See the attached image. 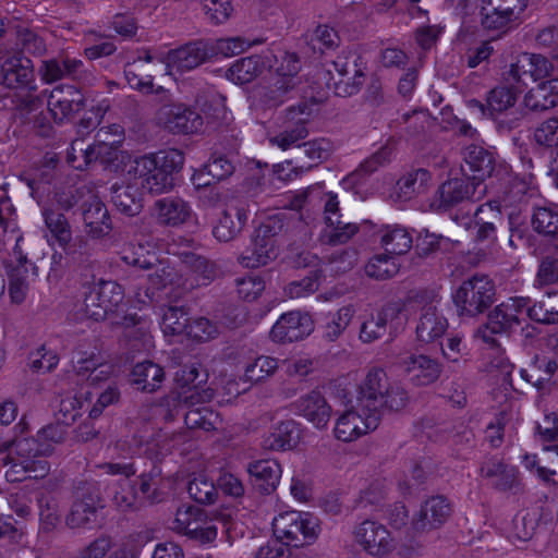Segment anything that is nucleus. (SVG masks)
<instances>
[{"label": "nucleus", "instance_id": "5fc2aeb1", "mask_svg": "<svg viewBox=\"0 0 558 558\" xmlns=\"http://www.w3.org/2000/svg\"><path fill=\"white\" fill-rule=\"evenodd\" d=\"M399 271L397 259L388 254H378L368 260L365 274L377 280H386Z\"/></svg>", "mask_w": 558, "mask_h": 558}, {"label": "nucleus", "instance_id": "72a5a7b5", "mask_svg": "<svg viewBox=\"0 0 558 558\" xmlns=\"http://www.w3.org/2000/svg\"><path fill=\"white\" fill-rule=\"evenodd\" d=\"M180 272L183 274L180 284L182 291L186 292L208 284L216 276V267L206 258L197 256L193 258L191 265H183Z\"/></svg>", "mask_w": 558, "mask_h": 558}, {"label": "nucleus", "instance_id": "f3484780", "mask_svg": "<svg viewBox=\"0 0 558 558\" xmlns=\"http://www.w3.org/2000/svg\"><path fill=\"white\" fill-rule=\"evenodd\" d=\"M314 330L311 316L300 311L282 314L270 330V338L275 342H293L304 339Z\"/></svg>", "mask_w": 558, "mask_h": 558}, {"label": "nucleus", "instance_id": "58836bf2", "mask_svg": "<svg viewBox=\"0 0 558 558\" xmlns=\"http://www.w3.org/2000/svg\"><path fill=\"white\" fill-rule=\"evenodd\" d=\"M300 439L299 426L294 421L278 423L265 438L264 447L270 450H288L295 447Z\"/></svg>", "mask_w": 558, "mask_h": 558}, {"label": "nucleus", "instance_id": "c85d7f7f", "mask_svg": "<svg viewBox=\"0 0 558 558\" xmlns=\"http://www.w3.org/2000/svg\"><path fill=\"white\" fill-rule=\"evenodd\" d=\"M192 208L180 197H165L155 202L153 214L162 226L178 227L185 223L192 216Z\"/></svg>", "mask_w": 558, "mask_h": 558}, {"label": "nucleus", "instance_id": "6e6d98bb", "mask_svg": "<svg viewBox=\"0 0 558 558\" xmlns=\"http://www.w3.org/2000/svg\"><path fill=\"white\" fill-rule=\"evenodd\" d=\"M274 59L275 61L271 63V59L266 57V61L268 62L267 68L269 69L268 74L288 78H301L299 76L301 65L296 54L282 52L280 56L274 57Z\"/></svg>", "mask_w": 558, "mask_h": 558}, {"label": "nucleus", "instance_id": "6e6552de", "mask_svg": "<svg viewBox=\"0 0 558 558\" xmlns=\"http://www.w3.org/2000/svg\"><path fill=\"white\" fill-rule=\"evenodd\" d=\"M124 291L116 281L99 280L93 283L84 299V313L94 320L106 318L122 304Z\"/></svg>", "mask_w": 558, "mask_h": 558}, {"label": "nucleus", "instance_id": "ddd939ff", "mask_svg": "<svg viewBox=\"0 0 558 558\" xmlns=\"http://www.w3.org/2000/svg\"><path fill=\"white\" fill-rule=\"evenodd\" d=\"M78 193L82 198L81 211L86 233L93 239L108 235L112 225L102 201L89 189H83Z\"/></svg>", "mask_w": 558, "mask_h": 558}, {"label": "nucleus", "instance_id": "f8f14e48", "mask_svg": "<svg viewBox=\"0 0 558 558\" xmlns=\"http://www.w3.org/2000/svg\"><path fill=\"white\" fill-rule=\"evenodd\" d=\"M172 529L201 543L213 542L217 536V527L207 520L205 511L191 505L178 508Z\"/></svg>", "mask_w": 558, "mask_h": 558}, {"label": "nucleus", "instance_id": "b1692460", "mask_svg": "<svg viewBox=\"0 0 558 558\" xmlns=\"http://www.w3.org/2000/svg\"><path fill=\"white\" fill-rule=\"evenodd\" d=\"M300 83L301 78L268 74L257 92L258 99L266 108H277L296 94Z\"/></svg>", "mask_w": 558, "mask_h": 558}, {"label": "nucleus", "instance_id": "423d86ee", "mask_svg": "<svg viewBox=\"0 0 558 558\" xmlns=\"http://www.w3.org/2000/svg\"><path fill=\"white\" fill-rule=\"evenodd\" d=\"M438 300L434 293L420 292L410 298L408 305L421 311L415 328L416 339L422 343L439 341L448 329V320L437 308Z\"/></svg>", "mask_w": 558, "mask_h": 558}, {"label": "nucleus", "instance_id": "ea45409f", "mask_svg": "<svg viewBox=\"0 0 558 558\" xmlns=\"http://www.w3.org/2000/svg\"><path fill=\"white\" fill-rule=\"evenodd\" d=\"M481 474L490 480L492 484L499 490L511 489L518 482L517 469L498 460L485 462L481 466Z\"/></svg>", "mask_w": 558, "mask_h": 558}, {"label": "nucleus", "instance_id": "c756f323", "mask_svg": "<svg viewBox=\"0 0 558 558\" xmlns=\"http://www.w3.org/2000/svg\"><path fill=\"white\" fill-rule=\"evenodd\" d=\"M247 221V211L243 206H228L213 227V235L219 242L233 241Z\"/></svg>", "mask_w": 558, "mask_h": 558}, {"label": "nucleus", "instance_id": "09e8293b", "mask_svg": "<svg viewBox=\"0 0 558 558\" xmlns=\"http://www.w3.org/2000/svg\"><path fill=\"white\" fill-rule=\"evenodd\" d=\"M359 231V226L351 222L342 221L341 217L328 219V223L322 233L325 243L331 245H340L350 241Z\"/></svg>", "mask_w": 558, "mask_h": 558}, {"label": "nucleus", "instance_id": "4be33fe9", "mask_svg": "<svg viewBox=\"0 0 558 558\" xmlns=\"http://www.w3.org/2000/svg\"><path fill=\"white\" fill-rule=\"evenodd\" d=\"M313 113V105L301 102L291 106L286 110V119L288 122L294 123L291 130H284L276 136L269 138L271 145H276L282 150H287L295 145L308 134L305 123Z\"/></svg>", "mask_w": 558, "mask_h": 558}, {"label": "nucleus", "instance_id": "680f3d73", "mask_svg": "<svg viewBox=\"0 0 558 558\" xmlns=\"http://www.w3.org/2000/svg\"><path fill=\"white\" fill-rule=\"evenodd\" d=\"M95 149L90 148V145L85 146L83 140H75L72 142L66 160L68 163L77 170H84L92 161H94Z\"/></svg>", "mask_w": 558, "mask_h": 558}, {"label": "nucleus", "instance_id": "0eeeda50", "mask_svg": "<svg viewBox=\"0 0 558 558\" xmlns=\"http://www.w3.org/2000/svg\"><path fill=\"white\" fill-rule=\"evenodd\" d=\"M272 530L278 541L298 547L313 543L318 536L319 526L310 513L287 511L274 518Z\"/></svg>", "mask_w": 558, "mask_h": 558}, {"label": "nucleus", "instance_id": "9b49d317", "mask_svg": "<svg viewBox=\"0 0 558 558\" xmlns=\"http://www.w3.org/2000/svg\"><path fill=\"white\" fill-rule=\"evenodd\" d=\"M354 542L369 556L383 558L391 554L397 546L388 529L372 520H365L353 531Z\"/></svg>", "mask_w": 558, "mask_h": 558}, {"label": "nucleus", "instance_id": "3c124183", "mask_svg": "<svg viewBox=\"0 0 558 558\" xmlns=\"http://www.w3.org/2000/svg\"><path fill=\"white\" fill-rule=\"evenodd\" d=\"M160 326L165 335H181L187 329V313L183 306L161 307Z\"/></svg>", "mask_w": 558, "mask_h": 558}, {"label": "nucleus", "instance_id": "a211bd4d", "mask_svg": "<svg viewBox=\"0 0 558 558\" xmlns=\"http://www.w3.org/2000/svg\"><path fill=\"white\" fill-rule=\"evenodd\" d=\"M48 110L56 123L70 121L84 107V96L74 86H58L50 92Z\"/></svg>", "mask_w": 558, "mask_h": 558}, {"label": "nucleus", "instance_id": "603ef678", "mask_svg": "<svg viewBox=\"0 0 558 558\" xmlns=\"http://www.w3.org/2000/svg\"><path fill=\"white\" fill-rule=\"evenodd\" d=\"M521 13L489 7L483 13L482 24L484 28L494 32L506 33Z\"/></svg>", "mask_w": 558, "mask_h": 558}, {"label": "nucleus", "instance_id": "864d4df0", "mask_svg": "<svg viewBox=\"0 0 558 558\" xmlns=\"http://www.w3.org/2000/svg\"><path fill=\"white\" fill-rule=\"evenodd\" d=\"M46 34V32L19 26L16 28V41L23 51L33 56H43L47 51Z\"/></svg>", "mask_w": 558, "mask_h": 558}, {"label": "nucleus", "instance_id": "f03ea898", "mask_svg": "<svg viewBox=\"0 0 558 558\" xmlns=\"http://www.w3.org/2000/svg\"><path fill=\"white\" fill-rule=\"evenodd\" d=\"M408 392L397 381H390L381 368H372L360 386L357 401L376 410L381 417L383 411H399L408 402Z\"/></svg>", "mask_w": 558, "mask_h": 558}, {"label": "nucleus", "instance_id": "a19ab883", "mask_svg": "<svg viewBox=\"0 0 558 558\" xmlns=\"http://www.w3.org/2000/svg\"><path fill=\"white\" fill-rule=\"evenodd\" d=\"M100 507L96 496H85L77 499L66 517V525L71 529H81L94 522L97 517V510Z\"/></svg>", "mask_w": 558, "mask_h": 558}, {"label": "nucleus", "instance_id": "13d9d810", "mask_svg": "<svg viewBox=\"0 0 558 558\" xmlns=\"http://www.w3.org/2000/svg\"><path fill=\"white\" fill-rule=\"evenodd\" d=\"M121 259L126 264L142 269H151L159 262V257L155 253L145 251L141 245L135 247L129 245L121 253Z\"/></svg>", "mask_w": 558, "mask_h": 558}, {"label": "nucleus", "instance_id": "f257e3e1", "mask_svg": "<svg viewBox=\"0 0 558 558\" xmlns=\"http://www.w3.org/2000/svg\"><path fill=\"white\" fill-rule=\"evenodd\" d=\"M183 163L182 151L170 148L136 158L129 172L147 193L162 194L172 190L173 174L181 170Z\"/></svg>", "mask_w": 558, "mask_h": 558}, {"label": "nucleus", "instance_id": "4468645a", "mask_svg": "<svg viewBox=\"0 0 558 558\" xmlns=\"http://www.w3.org/2000/svg\"><path fill=\"white\" fill-rule=\"evenodd\" d=\"M151 269L155 270L148 275L149 288L145 289L143 293L141 291L135 293L134 302L137 304L138 308H142V306L153 301L154 291L170 288V293L175 296L183 292L180 284L183 274L180 272V269L170 266L167 260L160 258Z\"/></svg>", "mask_w": 558, "mask_h": 558}, {"label": "nucleus", "instance_id": "8fccbe9b", "mask_svg": "<svg viewBox=\"0 0 558 558\" xmlns=\"http://www.w3.org/2000/svg\"><path fill=\"white\" fill-rule=\"evenodd\" d=\"M526 316L535 322L553 324L558 320V292H549L533 306H526Z\"/></svg>", "mask_w": 558, "mask_h": 558}, {"label": "nucleus", "instance_id": "dca6fc26", "mask_svg": "<svg viewBox=\"0 0 558 558\" xmlns=\"http://www.w3.org/2000/svg\"><path fill=\"white\" fill-rule=\"evenodd\" d=\"M452 507L444 496L426 499L420 511L413 517L409 531L412 535L427 532L441 526L451 515Z\"/></svg>", "mask_w": 558, "mask_h": 558}, {"label": "nucleus", "instance_id": "4d7b16f0", "mask_svg": "<svg viewBox=\"0 0 558 558\" xmlns=\"http://www.w3.org/2000/svg\"><path fill=\"white\" fill-rule=\"evenodd\" d=\"M187 493L199 504H211L218 495L214 482L205 474H197L189 482Z\"/></svg>", "mask_w": 558, "mask_h": 558}, {"label": "nucleus", "instance_id": "bb28decb", "mask_svg": "<svg viewBox=\"0 0 558 558\" xmlns=\"http://www.w3.org/2000/svg\"><path fill=\"white\" fill-rule=\"evenodd\" d=\"M295 411L317 429L327 427L332 413V409L325 397L316 390L300 397L295 401Z\"/></svg>", "mask_w": 558, "mask_h": 558}, {"label": "nucleus", "instance_id": "20e7f679", "mask_svg": "<svg viewBox=\"0 0 558 558\" xmlns=\"http://www.w3.org/2000/svg\"><path fill=\"white\" fill-rule=\"evenodd\" d=\"M381 417L378 412L367 408L360 401H350V404L336 414L332 428L333 437L342 442H353L375 430Z\"/></svg>", "mask_w": 558, "mask_h": 558}, {"label": "nucleus", "instance_id": "5701e85b", "mask_svg": "<svg viewBox=\"0 0 558 558\" xmlns=\"http://www.w3.org/2000/svg\"><path fill=\"white\" fill-rule=\"evenodd\" d=\"M45 225L51 238L63 250L64 254L76 262L80 259L78 248L84 244L83 238H76L73 242L71 226L61 213L51 208L44 210Z\"/></svg>", "mask_w": 558, "mask_h": 558}, {"label": "nucleus", "instance_id": "cd10ccee", "mask_svg": "<svg viewBox=\"0 0 558 558\" xmlns=\"http://www.w3.org/2000/svg\"><path fill=\"white\" fill-rule=\"evenodd\" d=\"M1 62L2 84L16 88L28 84L34 77L33 62L21 54H5Z\"/></svg>", "mask_w": 558, "mask_h": 558}, {"label": "nucleus", "instance_id": "39448f33", "mask_svg": "<svg viewBox=\"0 0 558 558\" xmlns=\"http://www.w3.org/2000/svg\"><path fill=\"white\" fill-rule=\"evenodd\" d=\"M495 286L484 275L464 280L453 294L459 316L474 317L484 313L494 302Z\"/></svg>", "mask_w": 558, "mask_h": 558}, {"label": "nucleus", "instance_id": "1a4fd4ad", "mask_svg": "<svg viewBox=\"0 0 558 558\" xmlns=\"http://www.w3.org/2000/svg\"><path fill=\"white\" fill-rule=\"evenodd\" d=\"M213 397L214 391L211 389H203L202 391L189 389L179 395V402L189 408L184 414V422L187 428L209 432L220 426L221 420L218 413L208 407H197L198 404L209 402Z\"/></svg>", "mask_w": 558, "mask_h": 558}, {"label": "nucleus", "instance_id": "2f4dec72", "mask_svg": "<svg viewBox=\"0 0 558 558\" xmlns=\"http://www.w3.org/2000/svg\"><path fill=\"white\" fill-rule=\"evenodd\" d=\"M402 365L412 381L420 386L435 383L441 373L438 362L424 354L411 355L402 362Z\"/></svg>", "mask_w": 558, "mask_h": 558}, {"label": "nucleus", "instance_id": "49530a36", "mask_svg": "<svg viewBox=\"0 0 558 558\" xmlns=\"http://www.w3.org/2000/svg\"><path fill=\"white\" fill-rule=\"evenodd\" d=\"M381 244L389 255H401L412 247V235L401 226H387L383 230Z\"/></svg>", "mask_w": 558, "mask_h": 558}, {"label": "nucleus", "instance_id": "aec40b11", "mask_svg": "<svg viewBox=\"0 0 558 558\" xmlns=\"http://www.w3.org/2000/svg\"><path fill=\"white\" fill-rule=\"evenodd\" d=\"M554 70L553 63L543 54L521 53L515 62L511 63L507 72V80L525 84L527 80L536 82L549 76Z\"/></svg>", "mask_w": 558, "mask_h": 558}, {"label": "nucleus", "instance_id": "7c9ffc66", "mask_svg": "<svg viewBox=\"0 0 558 558\" xmlns=\"http://www.w3.org/2000/svg\"><path fill=\"white\" fill-rule=\"evenodd\" d=\"M253 485L262 494L272 493L279 484L281 477V466L276 460H259L248 464Z\"/></svg>", "mask_w": 558, "mask_h": 558}, {"label": "nucleus", "instance_id": "6ab92c4d", "mask_svg": "<svg viewBox=\"0 0 558 558\" xmlns=\"http://www.w3.org/2000/svg\"><path fill=\"white\" fill-rule=\"evenodd\" d=\"M355 54L339 56L332 62V68L337 73L335 81V92L337 95L347 97L356 94L363 83L364 72Z\"/></svg>", "mask_w": 558, "mask_h": 558}, {"label": "nucleus", "instance_id": "338daca9", "mask_svg": "<svg viewBox=\"0 0 558 558\" xmlns=\"http://www.w3.org/2000/svg\"><path fill=\"white\" fill-rule=\"evenodd\" d=\"M386 332L381 317L376 314L368 315L362 323L359 332V339L363 343H372L380 339Z\"/></svg>", "mask_w": 558, "mask_h": 558}, {"label": "nucleus", "instance_id": "9d476101", "mask_svg": "<svg viewBox=\"0 0 558 558\" xmlns=\"http://www.w3.org/2000/svg\"><path fill=\"white\" fill-rule=\"evenodd\" d=\"M156 123L173 134H193L202 130L204 119L185 104H166L155 114Z\"/></svg>", "mask_w": 558, "mask_h": 558}, {"label": "nucleus", "instance_id": "e2e57ef3", "mask_svg": "<svg viewBox=\"0 0 558 558\" xmlns=\"http://www.w3.org/2000/svg\"><path fill=\"white\" fill-rule=\"evenodd\" d=\"M405 304H401L399 302L388 303L380 311L377 312L379 317H381L383 324L385 328H390L392 331H398L408 320V315L405 313Z\"/></svg>", "mask_w": 558, "mask_h": 558}, {"label": "nucleus", "instance_id": "052dcab7", "mask_svg": "<svg viewBox=\"0 0 558 558\" xmlns=\"http://www.w3.org/2000/svg\"><path fill=\"white\" fill-rule=\"evenodd\" d=\"M532 225L535 231L545 235L558 234V213L547 207L534 210Z\"/></svg>", "mask_w": 558, "mask_h": 558}, {"label": "nucleus", "instance_id": "c9c22d12", "mask_svg": "<svg viewBox=\"0 0 558 558\" xmlns=\"http://www.w3.org/2000/svg\"><path fill=\"white\" fill-rule=\"evenodd\" d=\"M524 106L530 110H547L558 105V78L538 83L524 96Z\"/></svg>", "mask_w": 558, "mask_h": 558}, {"label": "nucleus", "instance_id": "c03bdc74", "mask_svg": "<svg viewBox=\"0 0 558 558\" xmlns=\"http://www.w3.org/2000/svg\"><path fill=\"white\" fill-rule=\"evenodd\" d=\"M518 94L519 90L513 86L500 85L493 88L486 98L490 118L497 119L500 114L513 108Z\"/></svg>", "mask_w": 558, "mask_h": 558}, {"label": "nucleus", "instance_id": "69168bd1", "mask_svg": "<svg viewBox=\"0 0 558 558\" xmlns=\"http://www.w3.org/2000/svg\"><path fill=\"white\" fill-rule=\"evenodd\" d=\"M513 371L512 364L504 356L495 357L488 368L487 372L490 376V379L496 384L501 386L505 390L512 386L511 384V374Z\"/></svg>", "mask_w": 558, "mask_h": 558}, {"label": "nucleus", "instance_id": "412c9836", "mask_svg": "<svg viewBox=\"0 0 558 558\" xmlns=\"http://www.w3.org/2000/svg\"><path fill=\"white\" fill-rule=\"evenodd\" d=\"M66 435L65 426L58 424H51L41 428L36 438H23L14 440V445L17 454H43L50 456L56 445L64 441ZM11 446V444H9Z\"/></svg>", "mask_w": 558, "mask_h": 558}, {"label": "nucleus", "instance_id": "2eb2a0df", "mask_svg": "<svg viewBox=\"0 0 558 558\" xmlns=\"http://www.w3.org/2000/svg\"><path fill=\"white\" fill-rule=\"evenodd\" d=\"M207 43L195 40L166 52L160 62L166 65L169 74L191 71L203 64L208 58Z\"/></svg>", "mask_w": 558, "mask_h": 558}, {"label": "nucleus", "instance_id": "4c0bfd02", "mask_svg": "<svg viewBox=\"0 0 558 558\" xmlns=\"http://www.w3.org/2000/svg\"><path fill=\"white\" fill-rule=\"evenodd\" d=\"M465 163L468 165L472 174V181L481 183L489 178L495 168L494 156L480 146H470L465 151Z\"/></svg>", "mask_w": 558, "mask_h": 558}, {"label": "nucleus", "instance_id": "79ce46f5", "mask_svg": "<svg viewBox=\"0 0 558 558\" xmlns=\"http://www.w3.org/2000/svg\"><path fill=\"white\" fill-rule=\"evenodd\" d=\"M82 66L83 62L77 59L65 58L62 61L51 59L43 61L39 72L45 82L53 83L65 77H75Z\"/></svg>", "mask_w": 558, "mask_h": 558}, {"label": "nucleus", "instance_id": "bf43d9fd", "mask_svg": "<svg viewBox=\"0 0 558 558\" xmlns=\"http://www.w3.org/2000/svg\"><path fill=\"white\" fill-rule=\"evenodd\" d=\"M86 400L75 395L64 396L59 404L58 420L63 426L73 424L82 414V409Z\"/></svg>", "mask_w": 558, "mask_h": 558}, {"label": "nucleus", "instance_id": "de8ad7c7", "mask_svg": "<svg viewBox=\"0 0 558 558\" xmlns=\"http://www.w3.org/2000/svg\"><path fill=\"white\" fill-rule=\"evenodd\" d=\"M355 312V307L348 304L330 314L323 329V338L329 342L339 339L350 325Z\"/></svg>", "mask_w": 558, "mask_h": 558}, {"label": "nucleus", "instance_id": "a18cd8bd", "mask_svg": "<svg viewBox=\"0 0 558 558\" xmlns=\"http://www.w3.org/2000/svg\"><path fill=\"white\" fill-rule=\"evenodd\" d=\"M112 203L123 214L135 216L142 209V199L136 186L130 184L112 186Z\"/></svg>", "mask_w": 558, "mask_h": 558}, {"label": "nucleus", "instance_id": "0e129e2a", "mask_svg": "<svg viewBox=\"0 0 558 558\" xmlns=\"http://www.w3.org/2000/svg\"><path fill=\"white\" fill-rule=\"evenodd\" d=\"M277 369V359L262 355L246 366L245 377L250 381H259L275 374Z\"/></svg>", "mask_w": 558, "mask_h": 558}, {"label": "nucleus", "instance_id": "a878e982", "mask_svg": "<svg viewBox=\"0 0 558 558\" xmlns=\"http://www.w3.org/2000/svg\"><path fill=\"white\" fill-rule=\"evenodd\" d=\"M486 186L463 178H454L446 181L438 190L440 207H448L464 199L478 201L482 198Z\"/></svg>", "mask_w": 558, "mask_h": 558}, {"label": "nucleus", "instance_id": "7ed1b4c3", "mask_svg": "<svg viewBox=\"0 0 558 558\" xmlns=\"http://www.w3.org/2000/svg\"><path fill=\"white\" fill-rule=\"evenodd\" d=\"M284 214L269 216L255 230L251 245L241 254L239 262L247 268L265 266L278 255L279 239L286 230Z\"/></svg>", "mask_w": 558, "mask_h": 558}, {"label": "nucleus", "instance_id": "774afa93", "mask_svg": "<svg viewBox=\"0 0 558 558\" xmlns=\"http://www.w3.org/2000/svg\"><path fill=\"white\" fill-rule=\"evenodd\" d=\"M535 142L545 147L558 145V117H553L542 122L534 131Z\"/></svg>", "mask_w": 558, "mask_h": 558}, {"label": "nucleus", "instance_id": "393cba45", "mask_svg": "<svg viewBox=\"0 0 558 558\" xmlns=\"http://www.w3.org/2000/svg\"><path fill=\"white\" fill-rule=\"evenodd\" d=\"M529 299L515 296L510 298L497 305L488 315V327L495 333H504L521 323L526 315Z\"/></svg>", "mask_w": 558, "mask_h": 558}, {"label": "nucleus", "instance_id": "473e14b6", "mask_svg": "<svg viewBox=\"0 0 558 558\" xmlns=\"http://www.w3.org/2000/svg\"><path fill=\"white\" fill-rule=\"evenodd\" d=\"M9 295L13 303L25 301L31 284L36 280L37 267L35 265L8 266Z\"/></svg>", "mask_w": 558, "mask_h": 558}, {"label": "nucleus", "instance_id": "37998d69", "mask_svg": "<svg viewBox=\"0 0 558 558\" xmlns=\"http://www.w3.org/2000/svg\"><path fill=\"white\" fill-rule=\"evenodd\" d=\"M430 173L425 169H416L400 178L396 185L397 196L408 201L424 193L429 184Z\"/></svg>", "mask_w": 558, "mask_h": 558}, {"label": "nucleus", "instance_id": "e433bc0d", "mask_svg": "<svg viewBox=\"0 0 558 558\" xmlns=\"http://www.w3.org/2000/svg\"><path fill=\"white\" fill-rule=\"evenodd\" d=\"M165 373L162 367L151 361L137 363L133 367L132 384L142 391H156L160 388Z\"/></svg>", "mask_w": 558, "mask_h": 558}, {"label": "nucleus", "instance_id": "f704fd0d", "mask_svg": "<svg viewBox=\"0 0 558 558\" xmlns=\"http://www.w3.org/2000/svg\"><path fill=\"white\" fill-rule=\"evenodd\" d=\"M267 64L264 56L241 58L228 69L227 78L239 85L251 83L267 69Z\"/></svg>", "mask_w": 558, "mask_h": 558}]
</instances>
